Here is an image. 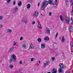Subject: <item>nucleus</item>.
I'll return each instance as SVG.
<instances>
[{
    "mask_svg": "<svg viewBox=\"0 0 73 73\" xmlns=\"http://www.w3.org/2000/svg\"><path fill=\"white\" fill-rule=\"evenodd\" d=\"M40 4V3H38V7H39V5Z\"/></svg>",
    "mask_w": 73,
    "mask_h": 73,
    "instance_id": "37998d69",
    "label": "nucleus"
},
{
    "mask_svg": "<svg viewBox=\"0 0 73 73\" xmlns=\"http://www.w3.org/2000/svg\"><path fill=\"white\" fill-rule=\"evenodd\" d=\"M59 66H60V68H64V64L62 63H60L59 64Z\"/></svg>",
    "mask_w": 73,
    "mask_h": 73,
    "instance_id": "6e6552de",
    "label": "nucleus"
},
{
    "mask_svg": "<svg viewBox=\"0 0 73 73\" xmlns=\"http://www.w3.org/2000/svg\"><path fill=\"white\" fill-rule=\"evenodd\" d=\"M23 48H25V45H24V44H23Z\"/></svg>",
    "mask_w": 73,
    "mask_h": 73,
    "instance_id": "a19ab883",
    "label": "nucleus"
},
{
    "mask_svg": "<svg viewBox=\"0 0 73 73\" xmlns=\"http://www.w3.org/2000/svg\"><path fill=\"white\" fill-rule=\"evenodd\" d=\"M13 5H15V4H16V1H14V2L13 3Z\"/></svg>",
    "mask_w": 73,
    "mask_h": 73,
    "instance_id": "7c9ffc66",
    "label": "nucleus"
},
{
    "mask_svg": "<svg viewBox=\"0 0 73 73\" xmlns=\"http://www.w3.org/2000/svg\"><path fill=\"white\" fill-rule=\"evenodd\" d=\"M30 49H33V45L32 44H31L30 46Z\"/></svg>",
    "mask_w": 73,
    "mask_h": 73,
    "instance_id": "a211bd4d",
    "label": "nucleus"
},
{
    "mask_svg": "<svg viewBox=\"0 0 73 73\" xmlns=\"http://www.w3.org/2000/svg\"><path fill=\"white\" fill-rule=\"evenodd\" d=\"M71 13H73V11L72 10Z\"/></svg>",
    "mask_w": 73,
    "mask_h": 73,
    "instance_id": "49530a36",
    "label": "nucleus"
},
{
    "mask_svg": "<svg viewBox=\"0 0 73 73\" xmlns=\"http://www.w3.org/2000/svg\"><path fill=\"white\" fill-rule=\"evenodd\" d=\"M29 3H32V2H33V1H32V0H29Z\"/></svg>",
    "mask_w": 73,
    "mask_h": 73,
    "instance_id": "b1692460",
    "label": "nucleus"
},
{
    "mask_svg": "<svg viewBox=\"0 0 73 73\" xmlns=\"http://www.w3.org/2000/svg\"><path fill=\"white\" fill-rule=\"evenodd\" d=\"M60 18L61 21H64V18H63V17L61 16V15H60Z\"/></svg>",
    "mask_w": 73,
    "mask_h": 73,
    "instance_id": "f8f14e48",
    "label": "nucleus"
},
{
    "mask_svg": "<svg viewBox=\"0 0 73 73\" xmlns=\"http://www.w3.org/2000/svg\"><path fill=\"white\" fill-rule=\"evenodd\" d=\"M23 22L24 23H27V20H25Z\"/></svg>",
    "mask_w": 73,
    "mask_h": 73,
    "instance_id": "c85d7f7f",
    "label": "nucleus"
},
{
    "mask_svg": "<svg viewBox=\"0 0 73 73\" xmlns=\"http://www.w3.org/2000/svg\"><path fill=\"white\" fill-rule=\"evenodd\" d=\"M31 7V4L29 3L27 4V9H29V8Z\"/></svg>",
    "mask_w": 73,
    "mask_h": 73,
    "instance_id": "ddd939ff",
    "label": "nucleus"
},
{
    "mask_svg": "<svg viewBox=\"0 0 73 73\" xmlns=\"http://www.w3.org/2000/svg\"><path fill=\"white\" fill-rule=\"evenodd\" d=\"M68 2H69V0H67L66 2V4H67V5H68V4L67 3H68Z\"/></svg>",
    "mask_w": 73,
    "mask_h": 73,
    "instance_id": "cd10ccee",
    "label": "nucleus"
},
{
    "mask_svg": "<svg viewBox=\"0 0 73 73\" xmlns=\"http://www.w3.org/2000/svg\"><path fill=\"white\" fill-rule=\"evenodd\" d=\"M49 1H44L42 3L41 7L42 10H43L48 5V4L54 5L55 4V1H51V0H48Z\"/></svg>",
    "mask_w": 73,
    "mask_h": 73,
    "instance_id": "f257e3e1",
    "label": "nucleus"
},
{
    "mask_svg": "<svg viewBox=\"0 0 73 73\" xmlns=\"http://www.w3.org/2000/svg\"><path fill=\"white\" fill-rule=\"evenodd\" d=\"M22 71V69H21V70H19V71L21 72Z\"/></svg>",
    "mask_w": 73,
    "mask_h": 73,
    "instance_id": "de8ad7c7",
    "label": "nucleus"
},
{
    "mask_svg": "<svg viewBox=\"0 0 73 73\" xmlns=\"http://www.w3.org/2000/svg\"><path fill=\"white\" fill-rule=\"evenodd\" d=\"M7 31H8V32H12V30L11 29H9L8 30H7Z\"/></svg>",
    "mask_w": 73,
    "mask_h": 73,
    "instance_id": "bb28decb",
    "label": "nucleus"
},
{
    "mask_svg": "<svg viewBox=\"0 0 73 73\" xmlns=\"http://www.w3.org/2000/svg\"><path fill=\"white\" fill-rule=\"evenodd\" d=\"M35 24V21H33L32 23V24Z\"/></svg>",
    "mask_w": 73,
    "mask_h": 73,
    "instance_id": "58836bf2",
    "label": "nucleus"
},
{
    "mask_svg": "<svg viewBox=\"0 0 73 73\" xmlns=\"http://www.w3.org/2000/svg\"><path fill=\"white\" fill-rule=\"evenodd\" d=\"M10 68V69H13V65L11 64L10 66H9Z\"/></svg>",
    "mask_w": 73,
    "mask_h": 73,
    "instance_id": "6ab92c4d",
    "label": "nucleus"
},
{
    "mask_svg": "<svg viewBox=\"0 0 73 73\" xmlns=\"http://www.w3.org/2000/svg\"><path fill=\"white\" fill-rule=\"evenodd\" d=\"M47 73H51L50 72H48Z\"/></svg>",
    "mask_w": 73,
    "mask_h": 73,
    "instance_id": "8fccbe9b",
    "label": "nucleus"
},
{
    "mask_svg": "<svg viewBox=\"0 0 73 73\" xmlns=\"http://www.w3.org/2000/svg\"><path fill=\"white\" fill-rule=\"evenodd\" d=\"M55 5H57V0H56Z\"/></svg>",
    "mask_w": 73,
    "mask_h": 73,
    "instance_id": "a878e982",
    "label": "nucleus"
},
{
    "mask_svg": "<svg viewBox=\"0 0 73 73\" xmlns=\"http://www.w3.org/2000/svg\"><path fill=\"white\" fill-rule=\"evenodd\" d=\"M52 61H54V57H52Z\"/></svg>",
    "mask_w": 73,
    "mask_h": 73,
    "instance_id": "e433bc0d",
    "label": "nucleus"
},
{
    "mask_svg": "<svg viewBox=\"0 0 73 73\" xmlns=\"http://www.w3.org/2000/svg\"><path fill=\"white\" fill-rule=\"evenodd\" d=\"M70 19V17H66V21L67 22V23L68 24H69V20Z\"/></svg>",
    "mask_w": 73,
    "mask_h": 73,
    "instance_id": "20e7f679",
    "label": "nucleus"
},
{
    "mask_svg": "<svg viewBox=\"0 0 73 73\" xmlns=\"http://www.w3.org/2000/svg\"><path fill=\"white\" fill-rule=\"evenodd\" d=\"M22 4V3L21 2V1H20L19 3L18 4V6H21Z\"/></svg>",
    "mask_w": 73,
    "mask_h": 73,
    "instance_id": "4468645a",
    "label": "nucleus"
},
{
    "mask_svg": "<svg viewBox=\"0 0 73 73\" xmlns=\"http://www.w3.org/2000/svg\"><path fill=\"white\" fill-rule=\"evenodd\" d=\"M44 40H46V41H48V40H49V38H48V36H46L44 38Z\"/></svg>",
    "mask_w": 73,
    "mask_h": 73,
    "instance_id": "1a4fd4ad",
    "label": "nucleus"
},
{
    "mask_svg": "<svg viewBox=\"0 0 73 73\" xmlns=\"http://www.w3.org/2000/svg\"><path fill=\"white\" fill-rule=\"evenodd\" d=\"M72 17H71V20H72Z\"/></svg>",
    "mask_w": 73,
    "mask_h": 73,
    "instance_id": "603ef678",
    "label": "nucleus"
},
{
    "mask_svg": "<svg viewBox=\"0 0 73 73\" xmlns=\"http://www.w3.org/2000/svg\"><path fill=\"white\" fill-rule=\"evenodd\" d=\"M3 65H4V64H3Z\"/></svg>",
    "mask_w": 73,
    "mask_h": 73,
    "instance_id": "5fc2aeb1",
    "label": "nucleus"
},
{
    "mask_svg": "<svg viewBox=\"0 0 73 73\" xmlns=\"http://www.w3.org/2000/svg\"><path fill=\"white\" fill-rule=\"evenodd\" d=\"M70 1L71 2V3H72V2H73V0H70Z\"/></svg>",
    "mask_w": 73,
    "mask_h": 73,
    "instance_id": "c03bdc74",
    "label": "nucleus"
},
{
    "mask_svg": "<svg viewBox=\"0 0 73 73\" xmlns=\"http://www.w3.org/2000/svg\"><path fill=\"white\" fill-rule=\"evenodd\" d=\"M57 36H58V33H57L56 34V35L55 36V37H57Z\"/></svg>",
    "mask_w": 73,
    "mask_h": 73,
    "instance_id": "c9c22d12",
    "label": "nucleus"
},
{
    "mask_svg": "<svg viewBox=\"0 0 73 73\" xmlns=\"http://www.w3.org/2000/svg\"><path fill=\"white\" fill-rule=\"evenodd\" d=\"M11 0H7V4H9V3L11 2Z\"/></svg>",
    "mask_w": 73,
    "mask_h": 73,
    "instance_id": "5701e85b",
    "label": "nucleus"
},
{
    "mask_svg": "<svg viewBox=\"0 0 73 73\" xmlns=\"http://www.w3.org/2000/svg\"><path fill=\"white\" fill-rule=\"evenodd\" d=\"M14 44H13V45H16V42L15 41L13 42Z\"/></svg>",
    "mask_w": 73,
    "mask_h": 73,
    "instance_id": "393cba45",
    "label": "nucleus"
},
{
    "mask_svg": "<svg viewBox=\"0 0 73 73\" xmlns=\"http://www.w3.org/2000/svg\"><path fill=\"white\" fill-rule=\"evenodd\" d=\"M39 29H40V28H41V29H42V27H39Z\"/></svg>",
    "mask_w": 73,
    "mask_h": 73,
    "instance_id": "a18cd8bd",
    "label": "nucleus"
},
{
    "mask_svg": "<svg viewBox=\"0 0 73 73\" xmlns=\"http://www.w3.org/2000/svg\"><path fill=\"white\" fill-rule=\"evenodd\" d=\"M11 57L12 60H14V61L15 62L16 61V55H15L13 54L11 56Z\"/></svg>",
    "mask_w": 73,
    "mask_h": 73,
    "instance_id": "f03ea898",
    "label": "nucleus"
},
{
    "mask_svg": "<svg viewBox=\"0 0 73 73\" xmlns=\"http://www.w3.org/2000/svg\"><path fill=\"white\" fill-rule=\"evenodd\" d=\"M22 21H23V22H24V21H23V20H22Z\"/></svg>",
    "mask_w": 73,
    "mask_h": 73,
    "instance_id": "864d4df0",
    "label": "nucleus"
},
{
    "mask_svg": "<svg viewBox=\"0 0 73 73\" xmlns=\"http://www.w3.org/2000/svg\"><path fill=\"white\" fill-rule=\"evenodd\" d=\"M10 62H12V61H13V60H12V59L11 58L10 59Z\"/></svg>",
    "mask_w": 73,
    "mask_h": 73,
    "instance_id": "4c0bfd02",
    "label": "nucleus"
},
{
    "mask_svg": "<svg viewBox=\"0 0 73 73\" xmlns=\"http://www.w3.org/2000/svg\"><path fill=\"white\" fill-rule=\"evenodd\" d=\"M3 25H0V27L1 28H2V27H3Z\"/></svg>",
    "mask_w": 73,
    "mask_h": 73,
    "instance_id": "ea45409f",
    "label": "nucleus"
},
{
    "mask_svg": "<svg viewBox=\"0 0 73 73\" xmlns=\"http://www.w3.org/2000/svg\"><path fill=\"white\" fill-rule=\"evenodd\" d=\"M41 48L42 49L43 48H44L45 47V44L44 43H42L41 44Z\"/></svg>",
    "mask_w": 73,
    "mask_h": 73,
    "instance_id": "0eeeda50",
    "label": "nucleus"
},
{
    "mask_svg": "<svg viewBox=\"0 0 73 73\" xmlns=\"http://www.w3.org/2000/svg\"><path fill=\"white\" fill-rule=\"evenodd\" d=\"M73 30L72 29V27L71 26H70V32H72V31Z\"/></svg>",
    "mask_w": 73,
    "mask_h": 73,
    "instance_id": "f3484780",
    "label": "nucleus"
},
{
    "mask_svg": "<svg viewBox=\"0 0 73 73\" xmlns=\"http://www.w3.org/2000/svg\"><path fill=\"white\" fill-rule=\"evenodd\" d=\"M46 32L47 33L50 34V29L48 28H47L46 29Z\"/></svg>",
    "mask_w": 73,
    "mask_h": 73,
    "instance_id": "9d476101",
    "label": "nucleus"
},
{
    "mask_svg": "<svg viewBox=\"0 0 73 73\" xmlns=\"http://www.w3.org/2000/svg\"><path fill=\"white\" fill-rule=\"evenodd\" d=\"M13 48L12 47L11 49L9 50V52H11L12 50H13Z\"/></svg>",
    "mask_w": 73,
    "mask_h": 73,
    "instance_id": "4be33fe9",
    "label": "nucleus"
},
{
    "mask_svg": "<svg viewBox=\"0 0 73 73\" xmlns=\"http://www.w3.org/2000/svg\"><path fill=\"white\" fill-rule=\"evenodd\" d=\"M40 62H41L40 61H39V63H40Z\"/></svg>",
    "mask_w": 73,
    "mask_h": 73,
    "instance_id": "3c124183",
    "label": "nucleus"
},
{
    "mask_svg": "<svg viewBox=\"0 0 73 73\" xmlns=\"http://www.w3.org/2000/svg\"><path fill=\"white\" fill-rule=\"evenodd\" d=\"M70 45V46H71V47H73V43L72 42H71Z\"/></svg>",
    "mask_w": 73,
    "mask_h": 73,
    "instance_id": "412c9836",
    "label": "nucleus"
},
{
    "mask_svg": "<svg viewBox=\"0 0 73 73\" xmlns=\"http://www.w3.org/2000/svg\"><path fill=\"white\" fill-rule=\"evenodd\" d=\"M66 73H70V72L68 70H67V71L66 72Z\"/></svg>",
    "mask_w": 73,
    "mask_h": 73,
    "instance_id": "c756f323",
    "label": "nucleus"
},
{
    "mask_svg": "<svg viewBox=\"0 0 73 73\" xmlns=\"http://www.w3.org/2000/svg\"><path fill=\"white\" fill-rule=\"evenodd\" d=\"M37 41L38 42H41V38H38V39Z\"/></svg>",
    "mask_w": 73,
    "mask_h": 73,
    "instance_id": "aec40b11",
    "label": "nucleus"
},
{
    "mask_svg": "<svg viewBox=\"0 0 73 73\" xmlns=\"http://www.w3.org/2000/svg\"><path fill=\"white\" fill-rule=\"evenodd\" d=\"M71 24H73V20H72V23H71Z\"/></svg>",
    "mask_w": 73,
    "mask_h": 73,
    "instance_id": "09e8293b",
    "label": "nucleus"
},
{
    "mask_svg": "<svg viewBox=\"0 0 73 73\" xmlns=\"http://www.w3.org/2000/svg\"><path fill=\"white\" fill-rule=\"evenodd\" d=\"M3 17L2 16H0V20H1L3 19Z\"/></svg>",
    "mask_w": 73,
    "mask_h": 73,
    "instance_id": "2f4dec72",
    "label": "nucleus"
},
{
    "mask_svg": "<svg viewBox=\"0 0 73 73\" xmlns=\"http://www.w3.org/2000/svg\"><path fill=\"white\" fill-rule=\"evenodd\" d=\"M22 64H23V63L21 61H20L19 62V64H20V65H21Z\"/></svg>",
    "mask_w": 73,
    "mask_h": 73,
    "instance_id": "473e14b6",
    "label": "nucleus"
},
{
    "mask_svg": "<svg viewBox=\"0 0 73 73\" xmlns=\"http://www.w3.org/2000/svg\"><path fill=\"white\" fill-rule=\"evenodd\" d=\"M35 16H36V17L38 16V11H35Z\"/></svg>",
    "mask_w": 73,
    "mask_h": 73,
    "instance_id": "9b49d317",
    "label": "nucleus"
},
{
    "mask_svg": "<svg viewBox=\"0 0 73 73\" xmlns=\"http://www.w3.org/2000/svg\"><path fill=\"white\" fill-rule=\"evenodd\" d=\"M49 16H51V15H52V13H49Z\"/></svg>",
    "mask_w": 73,
    "mask_h": 73,
    "instance_id": "79ce46f5",
    "label": "nucleus"
},
{
    "mask_svg": "<svg viewBox=\"0 0 73 73\" xmlns=\"http://www.w3.org/2000/svg\"><path fill=\"white\" fill-rule=\"evenodd\" d=\"M34 60V58H31V61H33V60Z\"/></svg>",
    "mask_w": 73,
    "mask_h": 73,
    "instance_id": "f704fd0d",
    "label": "nucleus"
},
{
    "mask_svg": "<svg viewBox=\"0 0 73 73\" xmlns=\"http://www.w3.org/2000/svg\"><path fill=\"white\" fill-rule=\"evenodd\" d=\"M15 12H17V11H18V8H17V6H16L15 7Z\"/></svg>",
    "mask_w": 73,
    "mask_h": 73,
    "instance_id": "2eb2a0df",
    "label": "nucleus"
},
{
    "mask_svg": "<svg viewBox=\"0 0 73 73\" xmlns=\"http://www.w3.org/2000/svg\"><path fill=\"white\" fill-rule=\"evenodd\" d=\"M59 73H64V71L62 70V68H60L58 70Z\"/></svg>",
    "mask_w": 73,
    "mask_h": 73,
    "instance_id": "39448f33",
    "label": "nucleus"
},
{
    "mask_svg": "<svg viewBox=\"0 0 73 73\" xmlns=\"http://www.w3.org/2000/svg\"><path fill=\"white\" fill-rule=\"evenodd\" d=\"M65 41V38H64V36H63L62 37V42H64Z\"/></svg>",
    "mask_w": 73,
    "mask_h": 73,
    "instance_id": "dca6fc26",
    "label": "nucleus"
},
{
    "mask_svg": "<svg viewBox=\"0 0 73 73\" xmlns=\"http://www.w3.org/2000/svg\"><path fill=\"white\" fill-rule=\"evenodd\" d=\"M50 64V62L49 61H47L46 63H44V67H45L46 66H48Z\"/></svg>",
    "mask_w": 73,
    "mask_h": 73,
    "instance_id": "7ed1b4c3",
    "label": "nucleus"
},
{
    "mask_svg": "<svg viewBox=\"0 0 73 73\" xmlns=\"http://www.w3.org/2000/svg\"><path fill=\"white\" fill-rule=\"evenodd\" d=\"M57 72V69L55 68H53L52 70V73H56Z\"/></svg>",
    "mask_w": 73,
    "mask_h": 73,
    "instance_id": "423d86ee",
    "label": "nucleus"
},
{
    "mask_svg": "<svg viewBox=\"0 0 73 73\" xmlns=\"http://www.w3.org/2000/svg\"><path fill=\"white\" fill-rule=\"evenodd\" d=\"M23 39V37H21L20 38V40H22Z\"/></svg>",
    "mask_w": 73,
    "mask_h": 73,
    "instance_id": "72a5a7b5",
    "label": "nucleus"
}]
</instances>
